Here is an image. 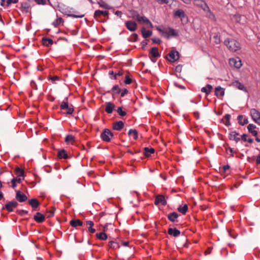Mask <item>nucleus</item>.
<instances>
[{
    "label": "nucleus",
    "instance_id": "obj_24",
    "mask_svg": "<svg viewBox=\"0 0 260 260\" xmlns=\"http://www.w3.org/2000/svg\"><path fill=\"white\" fill-rule=\"evenodd\" d=\"M29 204L34 209L37 208L39 205L40 203L37 199L34 198L28 200Z\"/></svg>",
    "mask_w": 260,
    "mask_h": 260
},
{
    "label": "nucleus",
    "instance_id": "obj_27",
    "mask_svg": "<svg viewBox=\"0 0 260 260\" xmlns=\"http://www.w3.org/2000/svg\"><path fill=\"white\" fill-rule=\"evenodd\" d=\"M70 223L73 228H76L77 226H82L83 225V222L79 219L72 220Z\"/></svg>",
    "mask_w": 260,
    "mask_h": 260
},
{
    "label": "nucleus",
    "instance_id": "obj_4",
    "mask_svg": "<svg viewBox=\"0 0 260 260\" xmlns=\"http://www.w3.org/2000/svg\"><path fill=\"white\" fill-rule=\"evenodd\" d=\"M250 113L253 121L258 125H260V112L253 108L250 110Z\"/></svg>",
    "mask_w": 260,
    "mask_h": 260
},
{
    "label": "nucleus",
    "instance_id": "obj_26",
    "mask_svg": "<svg viewBox=\"0 0 260 260\" xmlns=\"http://www.w3.org/2000/svg\"><path fill=\"white\" fill-rule=\"evenodd\" d=\"M237 119L238 123L241 125H244L248 122V118H244L243 116L242 115L238 116Z\"/></svg>",
    "mask_w": 260,
    "mask_h": 260
},
{
    "label": "nucleus",
    "instance_id": "obj_60",
    "mask_svg": "<svg viewBox=\"0 0 260 260\" xmlns=\"http://www.w3.org/2000/svg\"><path fill=\"white\" fill-rule=\"evenodd\" d=\"M123 75V72L121 71H119L117 73H115L114 74V76H113V79H116V76H122Z\"/></svg>",
    "mask_w": 260,
    "mask_h": 260
},
{
    "label": "nucleus",
    "instance_id": "obj_10",
    "mask_svg": "<svg viewBox=\"0 0 260 260\" xmlns=\"http://www.w3.org/2000/svg\"><path fill=\"white\" fill-rule=\"evenodd\" d=\"M15 198L20 203L24 202L27 199V196L20 190L17 191Z\"/></svg>",
    "mask_w": 260,
    "mask_h": 260
},
{
    "label": "nucleus",
    "instance_id": "obj_59",
    "mask_svg": "<svg viewBox=\"0 0 260 260\" xmlns=\"http://www.w3.org/2000/svg\"><path fill=\"white\" fill-rule=\"evenodd\" d=\"M18 2V0H7V6H9L12 3L16 4Z\"/></svg>",
    "mask_w": 260,
    "mask_h": 260
},
{
    "label": "nucleus",
    "instance_id": "obj_43",
    "mask_svg": "<svg viewBox=\"0 0 260 260\" xmlns=\"http://www.w3.org/2000/svg\"><path fill=\"white\" fill-rule=\"evenodd\" d=\"M168 32L169 34V37H176L178 35V34L176 32L175 30L172 28H168Z\"/></svg>",
    "mask_w": 260,
    "mask_h": 260
},
{
    "label": "nucleus",
    "instance_id": "obj_18",
    "mask_svg": "<svg viewBox=\"0 0 260 260\" xmlns=\"http://www.w3.org/2000/svg\"><path fill=\"white\" fill-rule=\"evenodd\" d=\"M168 233L169 235L172 236L174 237H177L179 236L181 233L180 231L177 230L176 228H169Z\"/></svg>",
    "mask_w": 260,
    "mask_h": 260
},
{
    "label": "nucleus",
    "instance_id": "obj_28",
    "mask_svg": "<svg viewBox=\"0 0 260 260\" xmlns=\"http://www.w3.org/2000/svg\"><path fill=\"white\" fill-rule=\"evenodd\" d=\"M212 88L213 87L211 85L207 84L206 86L203 87L201 88V91L205 93L207 95H208L211 92Z\"/></svg>",
    "mask_w": 260,
    "mask_h": 260
},
{
    "label": "nucleus",
    "instance_id": "obj_50",
    "mask_svg": "<svg viewBox=\"0 0 260 260\" xmlns=\"http://www.w3.org/2000/svg\"><path fill=\"white\" fill-rule=\"evenodd\" d=\"M55 210V208L52 207V210L48 212V214L47 216V217L50 218V217L53 216Z\"/></svg>",
    "mask_w": 260,
    "mask_h": 260
},
{
    "label": "nucleus",
    "instance_id": "obj_39",
    "mask_svg": "<svg viewBox=\"0 0 260 260\" xmlns=\"http://www.w3.org/2000/svg\"><path fill=\"white\" fill-rule=\"evenodd\" d=\"M108 245L111 248L113 249H116L119 247V244L114 241H109Z\"/></svg>",
    "mask_w": 260,
    "mask_h": 260
},
{
    "label": "nucleus",
    "instance_id": "obj_41",
    "mask_svg": "<svg viewBox=\"0 0 260 260\" xmlns=\"http://www.w3.org/2000/svg\"><path fill=\"white\" fill-rule=\"evenodd\" d=\"M30 7V5L27 3H22L21 6V8L26 13H27L28 12Z\"/></svg>",
    "mask_w": 260,
    "mask_h": 260
},
{
    "label": "nucleus",
    "instance_id": "obj_53",
    "mask_svg": "<svg viewBox=\"0 0 260 260\" xmlns=\"http://www.w3.org/2000/svg\"><path fill=\"white\" fill-rule=\"evenodd\" d=\"M155 1L159 5L168 4L169 2V0H155Z\"/></svg>",
    "mask_w": 260,
    "mask_h": 260
},
{
    "label": "nucleus",
    "instance_id": "obj_29",
    "mask_svg": "<svg viewBox=\"0 0 260 260\" xmlns=\"http://www.w3.org/2000/svg\"><path fill=\"white\" fill-rule=\"evenodd\" d=\"M128 135L129 136L133 137L134 140H136L138 137V131L135 129H130L128 132Z\"/></svg>",
    "mask_w": 260,
    "mask_h": 260
},
{
    "label": "nucleus",
    "instance_id": "obj_58",
    "mask_svg": "<svg viewBox=\"0 0 260 260\" xmlns=\"http://www.w3.org/2000/svg\"><path fill=\"white\" fill-rule=\"evenodd\" d=\"M152 41L153 43H155V44H160L161 43V41L158 39V38H152Z\"/></svg>",
    "mask_w": 260,
    "mask_h": 260
},
{
    "label": "nucleus",
    "instance_id": "obj_14",
    "mask_svg": "<svg viewBox=\"0 0 260 260\" xmlns=\"http://www.w3.org/2000/svg\"><path fill=\"white\" fill-rule=\"evenodd\" d=\"M179 217L178 214L176 212H173L167 215L168 219L172 222H175L178 221V218Z\"/></svg>",
    "mask_w": 260,
    "mask_h": 260
},
{
    "label": "nucleus",
    "instance_id": "obj_13",
    "mask_svg": "<svg viewBox=\"0 0 260 260\" xmlns=\"http://www.w3.org/2000/svg\"><path fill=\"white\" fill-rule=\"evenodd\" d=\"M34 219L38 223H42L45 220V217L40 212H37L34 216Z\"/></svg>",
    "mask_w": 260,
    "mask_h": 260
},
{
    "label": "nucleus",
    "instance_id": "obj_61",
    "mask_svg": "<svg viewBox=\"0 0 260 260\" xmlns=\"http://www.w3.org/2000/svg\"><path fill=\"white\" fill-rule=\"evenodd\" d=\"M247 134H243L241 136V139H242V140H243L244 142L247 141Z\"/></svg>",
    "mask_w": 260,
    "mask_h": 260
},
{
    "label": "nucleus",
    "instance_id": "obj_31",
    "mask_svg": "<svg viewBox=\"0 0 260 260\" xmlns=\"http://www.w3.org/2000/svg\"><path fill=\"white\" fill-rule=\"evenodd\" d=\"M42 42L44 45L46 46H49L53 44V41L48 38H43L42 39Z\"/></svg>",
    "mask_w": 260,
    "mask_h": 260
},
{
    "label": "nucleus",
    "instance_id": "obj_19",
    "mask_svg": "<svg viewBox=\"0 0 260 260\" xmlns=\"http://www.w3.org/2000/svg\"><path fill=\"white\" fill-rule=\"evenodd\" d=\"M121 92V89L118 85H114L111 89V90L107 91L108 93H111L113 96L116 94H120Z\"/></svg>",
    "mask_w": 260,
    "mask_h": 260
},
{
    "label": "nucleus",
    "instance_id": "obj_52",
    "mask_svg": "<svg viewBox=\"0 0 260 260\" xmlns=\"http://www.w3.org/2000/svg\"><path fill=\"white\" fill-rule=\"evenodd\" d=\"M255 128H256V125H255L253 124H249L247 126V129L249 133L251 132L252 131L254 130V129Z\"/></svg>",
    "mask_w": 260,
    "mask_h": 260
},
{
    "label": "nucleus",
    "instance_id": "obj_55",
    "mask_svg": "<svg viewBox=\"0 0 260 260\" xmlns=\"http://www.w3.org/2000/svg\"><path fill=\"white\" fill-rule=\"evenodd\" d=\"M17 212L21 216H23L25 214H27L28 213V211L25 210H18Z\"/></svg>",
    "mask_w": 260,
    "mask_h": 260
},
{
    "label": "nucleus",
    "instance_id": "obj_23",
    "mask_svg": "<svg viewBox=\"0 0 260 260\" xmlns=\"http://www.w3.org/2000/svg\"><path fill=\"white\" fill-rule=\"evenodd\" d=\"M215 94L219 98V96H222L224 94V89L220 86L216 87L215 89Z\"/></svg>",
    "mask_w": 260,
    "mask_h": 260
},
{
    "label": "nucleus",
    "instance_id": "obj_51",
    "mask_svg": "<svg viewBox=\"0 0 260 260\" xmlns=\"http://www.w3.org/2000/svg\"><path fill=\"white\" fill-rule=\"evenodd\" d=\"M138 39V36L137 34L134 33L131 36V41L133 42H137Z\"/></svg>",
    "mask_w": 260,
    "mask_h": 260
},
{
    "label": "nucleus",
    "instance_id": "obj_34",
    "mask_svg": "<svg viewBox=\"0 0 260 260\" xmlns=\"http://www.w3.org/2000/svg\"><path fill=\"white\" fill-rule=\"evenodd\" d=\"M58 157L59 158L67 159L68 158V155L66 151L64 149H62L58 151Z\"/></svg>",
    "mask_w": 260,
    "mask_h": 260
},
{
    "label": "nucleus",
    "instance_id": "obj_6",
    "mask_svg": "<svg viewBox=\"0 0 260 260\" xmlns=\"http://www.w3.org/2000/svg\"><path fill=\"white\" fill-rule=\"evenodd\" d=\"M74 12V11H73V8H68L66 9L64 12H62L64 13L66 15H68V16H70V17H71L73 18H82L84 16V14L76 15V14H74L72 13V12Z\"/></svg>",
    "mask_w": 260,
    "mask_h": 260
},
{
    "label": "nucleus",
    "instance_id": "obj_5",
    "mask_svg": "<svg viewBox=\"0 0 260 260\" xmlns=\"http://www.w3.org/2000/svg\"><path fill=\"white\" fill-rule=\"evenodd\" d=\"M18 205V203L16 201H10L5 205L3 209H6L8 212H12L14 208L17 207Z\"/></svg>",
    "mask_w": 260,
    "mask_h": 260
},
{
    "label": "nucleus",
    "instance_id": "obj_11",
    "mask_svg": "<svg viewBox=\"0 0 260 260\" xmlns=\"http://www.w3.org/2000/svg\"><path fill=\"white\" fill-rule=\"evenodd\" d=\"M154 203L156 205L161 204L165 206L167 204V201L163 195L159 194L156 197Z\"/></svg>",
    "mask_w": 260,
    "mask_h": 260
},
{
    "label": "nucleus",
    "instance_id": "obj_47",
    "mask_svg": "<svg viewBox=\"0 0 260 260\" xmlns=\"http://www.w3.org/2000/svg\"><path fill=\"white\" fill-rule=\"evenodd\" d=\"M117 112L118 113V114L121 116H124L126 114V112L123 111L122 109V107H118V108L117 109Z\"/></svg>",
    "mask_w": 260,
    "mask_h": 260
},
{
    "label": "nucleus",
    "instance_id": "obj_9",
    "mask_svg": "<svg viewBox=\"0 0 260 260\" xmlns=\"http://www.w3.org/2000/svg\"><path fill=\"white\" fill-rule=\"evenodd\" d=\"M168 55L170 57V58H168V59L172 62L177 60L179 58V52L175 50H171Z\"/></svg>",
    "mask_w": 260,
    "mask_h": 260
},
{
    "label": "nucleus",
    "instance_id": "obj_35",
    "mask_svg": "<svg viewBox=\"0 0 260 260\" xmlns=\"http://www.w3.org/2000/svg\"><path fill=\"white\" fill-rule=\"evenodd\" d=\"M69 106H69V103L68 102V98H65L64 100H63L62 102V103L60 106V108L61 110H65V109L68 108Z\"/></svg>",
    "mask_w": 260,
    "mask_h": 260
},
{
    "label": "nucleus",
    "instance_id": "obj_33",
    "mask_svg": "<svg viewBox=\"0 0 260 260\" xmlns=\"http://www.w3.org/2000/svg\"><path fill=\"white\" fill-rule=\"evenodd\" d=\"M154 151L155 150L153 148L145 147L144 154L146 157H149L151 154L154 153Z\"/></svg>",
    "mask_w": 260,
    "mask_h": 260
},
{
    "label": "nucleus",
    "instance_id": "obj_1",
    "mask_svg": "<svg viewBox=\"0 0 260 260\" xmlns=\"http://www.w3.org/2000/svg\"><path fill=\"white\" fill-rule=\"evenodd\" d=\"M224 44L231 52H237L240 50L241 47L240 43L233 39L227 38L224 42Z\"/></svg>",
    "mask_w": 260,
    "mask_h": 260
},
{
    "label": "nucleus",
    "instance_id": "obj_40",
    "mask_svg": "<svg viewBox=\"0 0 260 260\" xmlns=\"http://www.w3.org/2000/svg\"><path fill=\"white\" fill-rule=\"evenodd\" d=\"M22 180V179L20 178H13L11 180L12 183V187L14 188L16 187V183H20Z\"/></svg>",
    "mask_w": 260,
    "mask_h": 260
},
{
    "label": "nucleus",
    "instance_id": "obj_20",
    "mask_svg": "<svg viewBox=\"0 0 260 260\" xmlns=\"http://www.w3.org/2000/svg\"><path fill=\"white\" fill-rule=\"evenodd\" d=\"M124 127V123L122 121L116 122L113 124V129L119 131Z\"/></svg>",
    "mask_w": 260,
    "mask_h": 260
},
{
    "label": "nucleus",
    "instance_id": "obj_17",
    "mask_svg": "<svg viewBox=\"0 0 260 260\" xmlns=\"http://www.w3.org/2000/svg\"><path fill=\"white\" fill-rule=\"evenodd\" d=\"M115 105L111 102H107L106 103L105 111L108 114H111L113 109L115 108Z\"/></svg>",
    "mask_w": 260,
    "mask_h": 260
},
{
    "label": "nucleus",
    "instance_id": "obj_25",
    "mask_svg": "<svg viewBox=\"0 0 260 260\" xmlns=\"http://www.w3.org/2000/svg\"><path fill=\"white\" fill-rule=\"evenodd\" d=\"M141 32H142L143 37L145 39L149 38L152 34V31L149 30H146V28L144 27L142 28Z\"/></svg>",
    "mask_w": 260,
    "mask_h": 260
},
{
    "label": "nucleus",
    "instance_id": "obj_54",
    "mask_svg": "<svg viewBox=\"0 0 260 260\" xmlns=\"http://www.w3.org/2000/svg\"><path fill=\"white\" fill-rule=\"evenodd\" d=\"M128 90L126 88H124L122 90H121V92L120 93L121 97H124V95L128 93Z\"/></svg>",
    "mask_w": 260,
    "mask_h": 260
},
{
    "label": "nucleus",
    "instance_id": "obj_8",
    "mask_svg": "<svg viewBox=\"0 0 260 260\" xmlns=\"http://www.w3.org/2000/svg\"><path fill=\"white\" fill-rule=\"evenodd\" d=\"M229 63L231 66H234L237 69H239L241 66V61L239 58H230L229 59Z\"/></svg>",
    "mask_w": 260,
    "mask_h": 260
},
{
    "label": "nucleus",
    "instance_id": "obj_57",
    "mask_svg": "<svg viewBox=\"0 0 260 260\" xmlns=\"http://www.w3.org/2000/svg\"><path fill=\"white\" fill-rule=\"evenodd\" d=\"M124 82L125 84H129L132 82V79L128 76H126Z\"/></svg>",
    "mask_w": 260,
    "mask_h": 260
},
{
    "label": "nucleus",
    "instance_id": "obj_3",
    "mask_svg": "<svg viewBox=\"0 0 260 260\" xmlns=\"http://www.w3.org/2000/svg\"><path fill=\"white\" fill-rule=\"evenodd\" d=\"M113 137V134L108 128L104 129L101 134V139L105 142H110Z\"/></svg>",
    "mask_w": 260,
    "mask_h": 260
},
{
    "label": "nucleus",
    "instance_id": "obj_16",
    "mask_svg": "<svg viewBox=\"0 0 260 260\" xmlns=\"http://www.w3.org/2000/svg\"><path fill=\"white\" fill-rule=\"evenodd\" d=\"M156 29L161 36L167 39L170 38L169 34L168 32V28H161L159 26H157Z\"/></svg>",
    "mask_w": 260,
    "mask_h": 260
},
{
    "label": "nucleus",
    "instance_id": "obj_45",
    "mask_svg": "<svg viewBox=\"0 0 260 260\" xmlns=\"http://www.w3.org/2000/svg\"><path fill=\"white\" fill-rule=\"evenodd\" d=\"M63 21V20L62 18H58L55 21H54L53 22L52 24L54 26L56 27L57 26H58L59 24H60Z\"/></svg>",
    "mask_w": 260,
    "mask_h": 260
},
{
    "label": "nucleus",
    "instance_id": "obj_37",
    "mask_svg": "<svg viewBox=\"0 0 260 260\" xmlns=\"http://www.w3.org/2000/svg\"><path fill=\"white\" fill-rule=\"evenodd\" d=\"M188 210V206L187 204H184L183 207L179 206L178 208V211L183 214H185Z\"/></svg>",
    "mask_w": 260,
    "mask_h": 260
},
{
    "label": "nucleus",
    "instance_id": "obj_7",
    "mask_svg": "<svg viewBox=\"0 0 260 260\" xmlns=\"http://www.w3.org/2000/svg\"><path fill=\"white\" fill-rule=\"evenodd\" d=\"M136 19L138 22L142 21L144 23L146 24L149 27L152 28L153 25L150 21L145 16H140L139 14L136 16Z\"/></svg>",
    "mask_w": 260,
    "mask_h": 260
},
{
    "label": "nucleus",
    "instance_id": "obj_56",
    "mask_svg": "<svg viewBox=\"0 0 260 260\" xmlns=\"http://www.w3.org/2000/svg\"><path fill=\"white\" fill-rule=\"evenodd\" d=\"M38 5H44L46 4V0H34Z\"/></svg>",
    "mask_w": 260,
    "mask_h": 260
},
{
    "label": "nucleus",
    "instance_id": "obj_22",
    "mask_svg": "<svg viewBox=\"0 0 260 260\" xmlns=\"http://www.w3.org/2000/svg\"><path fill=\"white\" fill-rule=\"evenodd\" d=\"M109 15V12L107 11H102V10H96L94 13V17L95 18H98L100 17L101 15H103L105 17H108Z\"/></svg>",
    "mask_w": 260,
    "mask_h": 260
},
{
    "label": "nucleus",
    "instance_id": "obj_62",
    "mask_svg": "<svg viewBox=\"0 0 260 260\" xmlns=\"http://www.w3.org/2000/svg\"><path fill=\"white\" fill-rule=\"evenodd\" d=\"M86 224L89 226H92L94 225L93 222L91 220H88L86 222Z\"/></svg>",
    "mask_w": 260,
    "mask_h": 260
},
{
    "label": "nucleus",
    "instance_id": "obj_12",
    "mask_svg": "<svg viewBox=\"0 0 260 260\" xmlns=\"http://www.w3.org/2000/svg\"><path fill=\"white\" fill-rule=\"evenodd\" d=\"M126 28L131 31H134L137 28V23L133 21H127L125 22Z\"/></svg>",
    "mask_w": 260,
    "mask_h": 260
},
{
    "label": "nucleus",
    "instance_id": "obj_46",
    "mask_svg": "<svg viewBox=\"0 0 260 260\" xmlns=\"http://www.w3.org/2000/svg\"><path fill=\"white\" fill-rule=\"evenodd\" d=\"M74 137L72 135H68L65 138V142L66 143H69L74 140Z\"/></svg>",
    "mask_w": 260,
    "mask_h": 260
},
{
    "label": "nucleus",
    "instance_id": "obj_30",
    "mask_svg": "<svg viewBox=\"0 0 260 260\" xmlns=\"http://www.w3.org/2000/svg\"><path fill=\"white\" fill-rule=\"evenodd\" d=\"M233 85L242 90H246L244 85L239 81H235L233 82Z\"/></svg>",
    "mask_w": 260,
    "mask_h": 260
},
{
    "label": "nucleus",
    "instance_id": "obj_38",
    "mask_svg": "<svg viewBox=\"0 0 260 260\" xmlns=\"http://www.w3.org/2000/svg\"><path fill=\"white\" fill-rule=\"evenodd\" d=\"M98 4L99 5L100 7L104 8L105 9H110L111 8L110 6H109L108 4H107L102 0L99 2Z\"/></svg>",
    "mask_w": 260,
    "mask_h": 260
},
{
    "label": "nucleus",
    "instance_id": "obj_36",
    "mask_svg": "<svg viewBox=\"0 0 260 260\" xmlns=\"http://www.w3.org/2000/svg\"><path fill=\"white\" fill-rule=\"evenodd\" d=\"M96 237L97 238L101 240H105L107 239V235L105 232L97 233L96 234Z\"/></svg>",
    "mask_w": 260,
    "mask_h": 260
},
{
    "label": "nucleus",
    "instance_id": "obj_42",
    "mask_svg": "<svg viewBox=\"0 0 260 260\" xmlns=\"http://www.w3.org/2000/svg\"><path fill=\"white\" fill-rule=\"evenodd\" d=\"M15 173L18 177H23L24 171L19 167L15 169Z\"/></svg>",
    "mask_w": 260,
    "mask_h": 260
},
{
    "label": "nucleus",
    "instance_id": "obj_15",
    "mask_svg": "<svg viewBox=\"0 0 260 260\" xmlns=\"http://www.w3.org/2000/svg\"><path fill=\"white\" fill-rule=\"evenodd\" d=\"M239 135V133L236 131H233L229 134V138L230 140L234 141L236 143H238L240 140V138L237 137Z\"/></svg>",
    "mask_w": 260,
    "mask_h": 260
},
{
    "label": "nucleus",
    "instance_id": "obj_49",
    "mask_svg": "<svg viewBox=\"0 0 260 260\" xmlns=\"http://www.w3.org/2000/svg\"><path fill=\"white\" fill-rule=\"evenodd\" d=\"M66 109L67 110L66 112L67 114H72L74 111V107L72 105H71L70 106Z\"/></svg>",
    "mask_w": 260,
    "mask_h": 260
},
{
    "label": "nucleus",
    "instance_id": "obj_48",
    "mask_svg": "<svg viewBox=\"0 0 260 260\" xmlns=\"http://www.w3.org/2000/svg\"><path fill=\"white\" fill-rule=\"evenodd\" d=\"M230 118H231V115L230 114H227L225 115L224 118L225 119L226 121L224 123V124H225V125L229 126V125H231V123H230Z\"/></svg>",
    "mask_w": 260,
    "mask_h": 260
},
{
    "label": "nucleus",
    "instance_id": "obj_2",
    "mask_svg": "<svg viewBox=\"0 0 260 260\" xmlns=\"http://www.w3.org/2000/svg\"><path fill=\"white\" fill-rule=\"evenodd\" d=\"M193 4L194 6L201 8L205 12L211 13L209 6L203 0H193Z\"/></svg>",
    "mask_w": 260,
    "mask_h": 260
},
{
    "label": "nucleus",
    "instance_id": "obj_63",
    "mask_svg": "<svg viewBox=\"0 0 260 260\" xmlns=\"http://www.w3.org/2000/svg\"><path fill=\"white\" fill-rule=\"evenodd\" d=\"M174 85L180 89H185V87L184 86L179 85L177 82H174Z\"/></svg>",
    "mask_w": 260,
    "mask_h": 260
},
{
    "label": "nucleus",
    "instance_id": "obj_64",
    "mask_svg": "<svg viewBox=\"0 0 260 260\" xmlns=\"http://www.w3.org/2000/svg\"><path fill=\"white\" fill-rule=\"evenodd\" d=\"M182 70V66L180 65H178L176 67V71L178 72H181Z\"/></svg>",
    "mask_w": 260,
    "mask_h": 260
},
{
    "label": "nucleus",
    "instance_id": "obj_21",
    "mask_svg": "<svg viewBox=\"0 0 260 260\" xmlns=\"http://www.w3.org/2000/svg\"><path fill=\"white\" fill-rule=\"evenodd\" d=\"M174 15L175 17L180 18L181 19L186 17V15L185 14L184 11L181 9L177 10L176 11H175Z\"/></svg>",
    "mask_w": 260,
    "mask_h": 260
},
{
    "label": "nucleus",
    "instance_id": "obj_32",
    "mask_svg": "<svg viewBox=\"0 0 260 260\" xmlns=\"http://www.w3.org/2000/svg\"><path fill=\"white\" fill-rule=\"evenodd\" d=\"M150 53L151 54L152 57L155 58L159 57L160 56L158 52V49L156 47L152 48L150 51Z\"/></svg>",
    "mask_w": 260,
    "mask_h": 260
},
{
    "label": "nucleus",
    "instance_id": "obj_44",
    "mask_svg": "<svg viewBox=\"0 0 260 260\" xmlns=\"http://www.w3.org/2000/svg\"><path fill=\"white\" fill-rule=\"evenodd\" d=\"M213 41L216 44H219L220 43V36L218 34H215L213 36Z\"/></svg>",
    "mask_w": 260,
    "mask_h": 260
}]
</instances>
